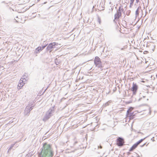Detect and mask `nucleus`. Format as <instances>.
Returning a JSON list of instances; mask_svg holds the SVG:
<instances>
[{
  "label": "nucleus",
  "instance_id": "1",
  "mask_svg": "<svg viewBox=\"0 0 157 157\" xmlns=\"http://www.w3.org/2000/svg\"><path fill=\"white\" fill-rule=\"evenodd\" d=\"M38 153L39 157H52L53 156L52 149L49 144H44Z\"/></svg>",
  "mask_w": 157,
  "mask_h": 157
},
{
  "label": "nucleus",
  "instance_id": "2",
  "mask_svg": "<svg viewBox=\"0 0 157 157\" xmlns=\"http://www.w3.org/2000/svg\"><path fill=\"white\" fill-rule=\"evenodd\" d=\"M34 105L33 104V102L30 101L27 106L26 107L24 112L25 115L28 116L29 114L30 111L34 107Z\"/></svg>",
  "mask_w": 157,
  "mask_h": 157
},
{
  "label": "nucleus",
  "instance_id": "3",
  "mask_svg": "<svg viewBox=\"0 0 157 157\" xmlns=\"http://www.w3.org/2000/svg\"><path fill=\"white\" fill-rule=\"evenodd\" d=\"M54 112V108L52 107L50 108L47 112L46 115L43 119V120L44 121H46L53 115Z\"/></svg>",
  "mask_w": 157,
  "mask_h": 157
},
{
  "label": "nucleus",
  "instance_id": "4",
  "mask_svg": "<svg viewBox=\"0 0 157 157\" xmlns=\"http://www.w3.org/2000/svg\"><path fill=\"white\" fill-rule=\"evenodd\" d=\"M94 63L96 66L98 68H101L102 67L101 63L100 60V59L98 56H96L94 60Z\"/></svg>",
  "mask_w": 157,
  "mask_h": 157
},
{
  "label": "nucleus",
  "instance_id": "5",
  "mask_svg": "<svg viewBox=\"0 0 157 157\" xmlns=\"http://www.w3.org/2000/svg\"><path fill=\"white\" fill-rule=\"evenodd\" d=\"M117 13L114 15V19L113 20L114 22L117 23L120 17L121 16V10H117Z\"/></svg>",
  "mask_w": 157,
  "mask_h": 157
},
{
  "label": "nucleus",
  "instance_id": "6",
  "mask_svg": "<svg viewBox=\"0 0 157 157\" xmlns=\"http://www.w3.org/2000/svg\"><path fill=\"white\" fill-rule=\"evenodd\" d=\"M58 45V43L56 42H53L49 44L48 46L46 49L47 51H49L53 48H56V46Z\"/></svg>",
  "mask_w": 157,
  "mask_h": 157
},
{
  "label": "nucleus",
  "instance_id": "7",
  "mask_svg": "<svg viewBox=\"0 0 157 157\" xmlns=\"http://www.w3.org/2000/svg\"><path fill=\"white\" fill-rule=\"evenodd\" d=\"M117 145L119 146H121L124 144V140L121 137H119L117 139Z\"/></svg>",
  "mask_w": 157,
  "mask_h": 157
},
{
  "label": "nucleus",
  "instance_id": "8",
  "mask_svg": "<svg viewBox=\"0 0 157 157\" xmlns=\"http://www.w3.org/2000/svg\"><path fill=\"white\" fill-rule=\"evenodd\" d=\"M132 89V90L133 91V94L134 95L136 94L138 89V86H137L136 83H133V86Z\"/></svg>",
  "mask_w": 157,
  "mask_h": 157
},
{
  "label": "nucleus",
  "instance_id": "9",
  "mask_svg": "<svg viewBox=\"0 0 157 157\" xmlns=\"http://www.w3.org/2000/svg\"><path fill=\"white\" fill-rule=\"evenodd\" d=\"M133 109L132 107L130 108L127 111V115L130 117V118H133V113L131 112Z\"/></svg>",
  "mask_w": 157,
  "mask_h": 157
},
{
  "label": "nucleus",
  "instance_id": "10",
  "mask_svg": "<svg viewBox=\"0 0 157 157\" xmlns=\"http://www.w3.org/2000/svg\"><path fill=\"white\" fill-rule=\"evenodd\" d=\"M23 80H20L19 81V82L18 84V86L19 87V88H18L19 89H21V88L24 86L25 84Z\"/></svg>",
  "mask_w": 157,
  "mask_h": 157
},
{
  "label": "nucleus",
  "instance_id": "11",
  "mask_svg": "<svg viewBox=\"0 0 157 157\" xmlns=\"http://www.w3.org/2000/svg\"><path fill=\"white\" fill-rule=\"evenodd\" d=\"M14 146H15L16 147H17L18 146V144L15 145V144L14 143L11 144L8 148L7 152L8 153L13 148Z\"/></svg>",
  "mask_w": 157,
  "mask_h": 157
},
{
  "label": "nucleus",
  "instance_id": "12",
  "mask_svg": "<svg viewBox=\"0 0 157 157\" xmlns=\"http://www.w3.org/2000/svg\"><path fill=\"white\" fill-rule=\"evenodd\" d=\"M42 50V48L40 47H39L36 48L34 52V53L35 54L39 53Z\"/></svg>",
  "mask_w": 157,
  "mask_h": 157
},
{
  "label": "nucleus",
  "instance_id": "13",
  "mask_svg": "<svg viewBox=\"0 0 157 157\" xmlns=\"http://www.w3.org/2000/svg\"><path fill=\"white\" fill-rule=\"evenodd\" d=\"M27 77L25 75H24L22 76V77L21 78L20 80H23L24 81V82H25L27 80Z\"/></svg>",
  "mask_w": 157,
  "mask_h": 157
},
{
  "label": "nucleus",
  "instance_id": "14",
  "mask_svg": "<svg viewBox=\"0 0 157 157\" xmlns=\"http://www.w3.org/2000/svg\"><path fill=\"white\" fill-rule=\"evenodd\" d=\"M144 13H145V14L144 16V17H145L147 13V10H141V13L142 14V16H142L143 15H144Z\"/></svg>",
  "mask_w": 157,
  "mask_h": 157
},
{
  "label": "nucleus",
  "instance_id": "15",
  "mask_svg": "<svg viewBox=\"0 0 157 157\" xmlns=\"http://www.w3.org/2000/svg\"><path fill=\"white\" fill-rule=\"evenodd\" d=\"M55 63L56 65H58L59 64L60 61L57 59L56 58L55 59Z\"/></svg>",
  "mask_w": 157,
  "mask_h": 157
},
{
  "label": "nucleus",
  "instance_id": "16",
  "mask_svg": "<svg viewBox=\"0 0 157 157\" xmlns=\"http://www.w3.org/2000/svg\"><path fill=\"white\" fill-rule=\"evenodd\" d=\"M139 10H136L135 15L136 17H137L139 15Z\"/></svg>",
  "mask_w": 157,
  "mask_h": 157
},
{
  "label": "nucleus",
  "instance_id": "17",
  "mask_svg": "<svg viewBox=\"0 0 157 157\" xmlns=\"http://www.w3.org/2000/svg\"><path fill=\"white\" fill-rule=\"evenodd\" d=\"M134 0H130V6L131 7L132 6L133 4V2Z\"/></svg>",
  "mask_w": 157,
  "mask_h": 157
},
{
  "label": "nucleus",
  "instance_id": "18",
  "mask_svg": "<svg viewBox=\"0 0 157 157\" xmlns=\"http://www.w3.org/2000/svg\"><path fill=\"white\" fill-rule=\"evenodd\" d=\"M110 101H109L108 102H106L105 103L104 105L105 106H106L109 105V103H110Z\"/></svg>",
  "mask_w": 157,
  "mask_h": 157
},
{
  "label": "nucleus",
  "instance_id": "19",
  "mask_svg": "<svg viewBox=\"0 0 157 157\" xmlns=\"http://www.w3.org/2000/svg\"><path fill=\"white\" fill-rule=\"evenodd\" d=\"M146 138V137H145L144 138V139H141V140H139V141H138V142L139 143H140L142 141H143L145 138Z\"/></svg>",
  "mask_w": 157,
  "mask_h": 157
},
{
  "label": "nucleus",
  "instance_id": "20",
  "mask_svg": "<svg viewBox=\"0 0 157 157\" xmlns=\"http://www.w3.org/2000/svg\"><path fill=\"white\" fill-rule=\"evenodd\" d=\"M137 146L135 144L132 146V147H133L134 149H135L137 147Z\"/></svg>",
  "mask_w": 157,
  "mask_h": 157
},
{
  "label": "nucleus",
  "instance_id": "21",
  "mask_svg": "<svg viewBox=\"0 0 157 157\" xmlns=\"http://www.w3.org/2000/svg\"><path fill=\"white\" fill-rule=\"evenodd\" d=\"M98 21L99 23L100 24V23H101V20L100 18V17H98Z\"/></svg>",
  "mask_w": 157,
  "mask_h": 157
},
{
  "label": "nucleus",
  "instance_id": "22",
  "mask_svg": "<svg viewBox=\"0 0 157 157\" xmlns=\"http://www.w3.org/2000/svg\"><path fill=\"white\" fill-rule=\"evenodd\" d=\"M21 141V139L20 140H19L16 141L14 143L15 144V145L17 144V143Z\"/></svg>",
  "mask_w": 157,
  "mask_h": 157
},
{
  "label": "nucleus",
  "instance_id": "23",
  "mask_svg": "<svg viewBox=\"0 0 157 157\" xmlns=\"http://www.w3.org/2000/svg\"><path fill=\"white\" fill-rule=\"evenodd\" d=\"M134 149H134V148L133 147H132H132L130 149L129 151H133L134 150Z\"/></svg>",
  "mask_w": 157,
  "mask_h": 157
},
{
  "label": "nucleus",
  "instance_id": "24",
  "mask_svg": "<svg viewBox=\"0 0 157 157\" xmlns=\"http://www.w3.org/2000/svg\"><path fill=\"white\" fill-rule=\"evenodd\" d=\"M98 148H100L101 149L102 148V147L100 145L99 146H98Z\"/></svg>",
  "mask_w": 157,
  "mask_h": 157
},
{
  "label": "nucleus",
  "instance_id": "25",
  "mask_svg": "<svg viewBox=\"0 0 157 157\" xmlns=\"http://www.w3.org/2000/svg\"><path fill=\"white\" fill-rule=\"evenodd\" d=\"M135 144L137 146H138L139 144V143L138 142V141Z\"/></svg>",
  "mask_w": 157,
  "mask_h": 157
},
{
  "label": "nucleus",
  "instance_id": "26",
  "mask_svg": "<svg viewBox=\"0 0 157 157\" xmlns=\"http://www.w3.org/2000/svg\"><path fill=\"white\" fill-rule=\"evenodd\" d=\"M46 46V45L43 46L42 47V49H43L44 48H45Z\"/></svg>",
  "mask_w": 157,
  "mask_h": 157
},
{
  "label": "nucleus",
  "instance_id": "27",
  "mask_svg": "<svg viewBox=\"0 0 157 157\" xmlns=\"http://www.w3.org/2000/svg\"><path fill=\"white\" fill-rule=\"evenodd\" d=\"M78 143V142L76 141H75L74 145H75V144H77Z\"/></svg>",
  "mask_w": 157,
  "mask_h": 157
},
{
  "label": "nucleus",
  "instance_id": "28",
  "mask_svg": "<svg viewBox=\"0 0 157 157\" xmlns=\"http://www.w3.org/2000/svg\"><path fill=\"white\" fill-rule=\"evenodd\" d=\"M142 99V97H141V98H140L138 99V101H140V100H141Z\"/></svg>",
  "mask_w": 157,
  "mask_h": 157
},
{
  "label": "nucleus",
  "instance_id": "29",
  "mask_svg": "<svg viewBox=\"0 0 157 157\" xmlns=\"http://www.w3.org/2000/svg\"><path fill=\"white\" fill-rule=\"evenodd\" d=\"M140 0H136V3H138L139 2Z\"/></svg>",
  "mask_w": 157,
  "mask_h": 157
},
{
  "label": "nucleus",
  "instance_id": "30",
  "mask_svg": "<svg viewBox=\"0 0 157 157\" xmlns=\"http://www.w3.org/2000/svg\"><path fill=\"white\" fill-rule=\"evenodd\" d=\"M13 122V121H10V123H12V122Z\"/></svg>",
  "mask_w": 157,
  "mask_h": 157
},
{
  "label": "nucleus",
  "instance_id": "31",
  "mask_svg": "<svg viewBox=\"0 0 157 157\" xmlns=\"http://www.w3.org/2000/svg\"><path fill=\"white\" fill-rule=\"evenodd\" d=\"M30 155V154H29V153L28 154L26 155V156H27V155L29 156Z\"/></svg>",
  "mask_w": 157,
  "mask_h": 157
},
{
  "label": "nucleus",
  "instance_id": "32",
  "mask_svg": "<svg viewBox=\"0 0 157 157\" xmlns=\"http://www.w3.org/2000/svg\"><path fill=\"white\" fill-rule=\"evenodd\" d=\"M145 144H144L143 145L141 146L142 147H143V146H144L145 145Z\"/></svg>",
  "mask_w": 157,
  "mask_h": 157
},
{
  "label": "nucleus",
  "instance_id": "33",
  "mask_svg": "<svg viewBox=\"0 0 157 157\" xmlns=\"http://www.w3.org/2000/svg\"><path fill=\"white\" fill-rule=\"evenodd\" d=\"M145 96H143V98H145Z\"/></svg>",
  "mask_w": 157,
  "mask_h": 157
},
{
  "label": "nucleus",
  "instance_id": "34",
  "mask_svg": "<svg viewBox=\"0 0 157 157\" xmlns=\"http://www.w3.org/2000/svg\"><path fill=\"white\" fill-rule=\"evenodd\" d=\"M146 100H147V101H148V98Z\"/></svg>",
  "mask_w": 157,
  "mask_h": 157
},
{
  "label": "nucleus",
  "instance_id": "35",
  "mask_svg": "<svg viewBox=\"0 0 157 157\" xmlns=\"http://www.w3.org/2000/svg\"><path fill=\"white\" fill-rule=\"evenodd\" d=\"M1 67V65H0V68Z\"/></svg>",
  "mask_w": 157,
  "mask_h": 157
},
{
  "label": "nucleus",
  "instance_id": "36",
  "mask_svg": "<svg viewBox=\"0 0 157 157\" xmlns=\"http://www.w3.org/2000/svg\"><path fill=\"white\" fill-rule=\"evenodd\" d=\"M121 50H122L123 49V48H121Z\"/></svg>",
  "mask_w": 157,
  "mask_h": 157
},
{
  "label": "nucleus",
  "instance_id": "37",
  "mask_svg": "<svg viewBox=\"0 0 157 157\" xmlns=\"http://www.w3.org/2000/svg\"><path fill=\"white\" fill-rule=\"evenodd\" d=\"M150 11H151L150 10H149V13H150Z\"/></svg>",
  "mask_w": 157,
  "mask_h": 157
},
{
  "label": "nucleus",
  "instance_id": "38",
  "mask_svg": "<svg viewBox=\"0 0 157 157\" xmlns=\"http://www.w3.org/2000/svg\"><path fill=\"white\" fill-rule=\"evenodd\" d=\"M138 9H139V8L137 9V10H138Z\"/></svg>",
  "mask_w": 157,
  "mask_h": 157
}]
</instances>
